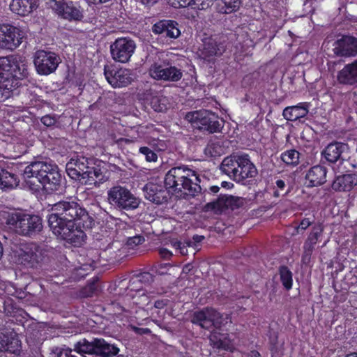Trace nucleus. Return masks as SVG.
<instances>
[{
	"instance_id": "obj_44",
	"label": "nucleus",
	"mask_w": 357,
	"mask_h": 357,
	"mask_svg": "<svg viewBox=\"0 0 357 357\" xmlns=\"http://www.w3.org/2000/svg\"><path fill=\"white\" fill-rule=\"evenodd\" d=\"M139 153L145 155L146 160L148 162H155L158 159L157 155L148 147H141Z\"/></svg>"
},
{
	"instance_id": "obj_40",
	"label": "nucleus",
	"mask_w": 357,
	"mask_h": 357,
	"mask_svg": "<svg viewBox=\"0 0 357 357\" xmlns=\"http://www.w3.org/2000/svg\"><path fill=\"white\" fill-rule=\"evenodd\" d=\"M241 3V0H221L219 4L220 12L223 13H231L238 10Z\"/></svg>"
},
{
	"instance_id": "obj_27",
	"label": "nucleus",
	"mask_w": 357,
	"mask_h": 357,
	"mask_svg": "<svg viewBox=\"0 0 357 357\" xmlns=\"http://www.w3.org/2000/svg\"><path fill=\"white\" fill-rule=\"evenodd\" d=\"M326 173L327 171L325 167L316 165L307 172L305 178L309 181V185H321L326 181Z\"/></svg>"
},
{
	"instance_id": "obj_36",
	"label": "nucleus",
	"mask_w": 357,
	"mask_h": 357,
	"mask_svg": "<svg viewBox=\"0 0 357 357\" xmlns=\"http://www.w3.org/2000/svg\"><path fill=\"white\" fill-rule=\"evenodd\" d=\"M18 185V180L13 174L1 168L0 170V188H13Z\"/></svg>"
},
{
	"instance_id": "obj_47",
	"label": "nucleus",
	"mask_w": 357,
	"mask_h": 357,
	"mask_svg": "<svg viewBox=\"0 0 357 357\" xmlns=\"http://www.w3.org/2000/svg\"><path fill=\"white\" fill-rule=\"evenodd\" d=\"M204 238L203 236L195 235L192 240L187 241V244L190 248H193L194 251L198 250L199 243Z\"/></svg>"
},
{
	"instance_id": "obj_21",
	"label": "nucleus",
	"mask_w": 357,
	"mask_h": 357,
	"mask_svg": "<svg viewBox=\"0 0 357 357\" xmlns=\"http://www.w3.org/2000/svg\"><path fill=\"white\" fill-rule=\"evenodd\" d=\"M324 227L321 224L313 226L311 232L309 234L303 245V254L302 261L303 263L310 261V257L314 249V245L321 237Z\"/></svg>"
},
{
	"instance_id": "obj_2",
	"label": "nucleus",
	"mask_w": 357,
	"mask_h": 357,
	"mask_svg": "<svg viewBox=\"0 0 357 357\" xmlns=\"http://www.w3.org/2000/svg\"><path fill=\"white\" fill-rule=\"evenodd\" d=\"M52 213L48 216L50 227L70 225L77 223L83 228H91L93 220L87 211L74 200L61 201L52 206Z\"/></svg>"
},
{
	"instance_id": "obj_54",
	"label": "nucleus",
	"mask_w": 357,
	"mask_h": 357,
	"mask_svg": "<svg viewBox=\"0 0 357 357\" xmlns=\"http://www.w3.org/2000/svg\"><path fill=\"white\" fill-rule=\"evenodd\" d=\"M154 306L156 308L161 309V308H163V307L165 306V303L163 301H157L155 302Z\"/></svg>"
},
{
	"instance_id": "obj_20",
	"label": "nucleus",
	"mask_w": 357,
	"mask_h": 357,
	"mask_svg": "<svg viewBox=\"0 0 357 357\" xmlns=\"http://www.w3.org/2000/svg\"><path fill=\"white\" fill-rule=\"evenodd\" d=\"M104 74L107 81L114 88L126 86L132 80L130 71L126 68L110 70L105 67Z\"/></svg>"
},
{
	"instance_id": "obj_61",
	"label": "nucleus",
	"mask_w": 357,
	"mask_h": 357,
	"mask_svg": "<svg viewBox=\"0 0 357 357\" xmlns=\"http://www.w3.org/2000/svg\"><path fill=\"white\" fill-rule=\"evenodd\" d=\"M345 357H357V353H351L347 355Z\"/></svg>"
},
{
	"instance_id": "obj_34",
	"label": "nucleus",
	"mask_w": 357,
	"mask_h": 357,
	"mask_svg": "<svg viewBox=\"0 0 357 357\" xmlns=\"http://www.w3.org/2000/svg\"><path fill=\"white\" fill-rule=\"evenodd\" d=\"M119 351L118 347L107 343L103 339H96V355L102 357H113Z\"/></svg>"
},
{
	"instance_id": "obj_23",
	"label": "nucleus",
	"mask_w": 357,
	"mask_h": 357,
	"mask_svg": "<svg viewBox=\"0 0 357 357\" xmlns=\"http://www.w3.org/2000/svg\"><path fill=\"white\" fill-rule=\"evenodd\" d=\"M178 24L173 20H160L152 26L155 34H162L169 38H177L181 35Z\"/></svg>"
},
{
	"instance_id": "obj_11",
	"label": "nucleus",
	"mask_w": 357,
	"mask_h": 357,
	"mask_svg": "<svg viewBox=\"0 0 357 357\" xmlns=\"http://www.w3.org/2000/svg\"><path fill=\"white\" fill-rule=\"evenodd\" d=\"M45 250L34 243L22 245L17 252L18 262L27 268H37L45 260Z\"/></svg>"
},
{
	"instance_id": "obj_48",
	"label": "nucleus",
	"mask_w": 357,
	"mask_h": 357,
	"mask_svg": "<svg viewBox=\"0 0 357 357\" xmlns=\"http://www.w3.org/2000/svg\"><path fill=\"white\" fill-rule=\"evenodd\" d=\"M41 122L47 127H50L54 126L56 122V119L55 116H51V115H45L41 118Z\"/></svg>"
},
{
	"instance_id": "obj_9",
	"label": "nucleus",
	"mask_w": 357,
	"mask_h": 357,
	"mask_svg": "<svg viewBox=\"0 0 357 357\" xmlns=\"http://www.w3.org/2000/svg\"><path fill=\"white\" fill-rule=\"evenodd\" d=\"M107 201L114 208L132 211L137 208L140 199L126 186L115 185L107 191Z\"/></svg>"
},
{
	"instance_id": "obj_35",
	"label": "nucleus",
	"mask_w": 357,
	"mask_h": 357,
	"mask_svg": "<svg viewBox=\"0 0 357 357\" xmlns=\"http://www.w3.org/2000/svg\"><path fill=\"white\" fill-rule=\"evenodd\" d=\"M74 350L79 354H96V339L92 342L83 339L75 344Z\"/></svg>"
},
{
	"instance_id": "obj_57",
	"label": "nucleus",
	"mask_w": 357,
	"mask_h": 357,
	"mask_svg": "<svg viewBox=\"0 0 357 357\" xmlns=\"http://www.w3.org/2000/svg\"><path fill=\"white\" fill-rule=\"evenodd\" d=\"M192 266L190 264L185 265L183 268V273H188L191 270Z\"/></svg>"
},
{
	"instance_id": "obj_37",
	"label": "nucleus",
	"mask_w": 357,
	"mask_h": 357,
	"mask_svg": "<svg viewBox=\"0 0 357 357\" xmlns=\"http://www.w3.org/2000/svg\"><path fill=\"white\" fill-rule=\"evenodd\" d=\"M169 1L175 7H186L193 5L199 10L206 9L210 6L208 0H169Z\"/></svg>"
},
{
	"instance_id": "obj_30",
	"label": "nucleus",
	"mask_w": 357,
	"mask_h": 357,
	"mask_svg": "<svg viewBox=\"0 0 357 357\" xmlns=\"http://www.w3.org/2000/svg\"><path fill=\"white\" fill-rule=\"evenodd\" d=\"M200 51L202 59L210 61L214 56H220L224 52V47L218 44L214 40L209 39L204 42L203 48Z\"/></svg>"
},
{
	"instance_id": "obj_56",
	"label": "nucleus",
	"mask_w": 357,
	"mask_h": 357,
	"mask_svg": "<svg viewBox=\"0 0 357 357\" xmlns=\"http://www.w3.org/2000/svg\"><path fill=\"white\" fill-rule=\"evenodd\" d=\"M287 192H288V191L283 192L282 191H280V190L277 189L276 190L274 191L273 195L275 197H278L280 195H284L287 194Z\"/></svg>"
},
{
	"instance_id": "obj_13",
	"label": "nucleus",
	"mask_w": 357,
	"mask_h": 357,
	"mask_svg": "<svg viewBox=\"0 0 357 357\" xmlns=\"http://www.w3.org/2000/svg\"><path fill=\"white\" fill-rule=\"evenodd\" d=\"M25 32L20 28L10 25H0V48L15 50L22 43Z\"/></svg>"
},
{
	"instance_id": "obj_19",
	"label": "nucleus",
	"mask_w": 357,
	"mask_h": 357,
	"mask_svg": "<svg viewBox=\"0 0 357 357\" xmlns=\"http://www.w3.org/2000/svg\"><path fill=\"white\" fill-rule=\"evenodd\" d=\"M53 10L62 18L68 20H81L83 10L80 6L75 5L73 2L54 1Z\"/></svg>"
},
{
	"instance_id": "obj_26",
	"label": "nucleus",
	"mask_w": 357,
	"mask_h": 357,
	"mask_svg": "<svg viewBox=\"0 0 357 357\" xmlns=\"http://www.w3.org/2000/svg\"><path fill=\"white\" fill-rule=\"evenodd\" d=\"M337 80L341 84L354 85L357 84V59L345 65L337 75Z\"/></svg>"
},
{
	"instance_id": "obj_31",
	"label": "nucleus",
	"mask_w": 357,
	"mask_h": 357,
	"mask_svg": "<svg viewBox=\"0 0 357 357\" xmlns=\"http://www.w3.org/2000/svg\"><path fill=\"white\" fill-rule=\"evenodd\" d=\"M307 104L300 103L297 105L287 107L282 115L287 121H294L298 119L305 117L308 113Z\"/></svg>"
},
{
	"instance_id": "obj_58",
	"label": "nucleus",
	"mask_w": 357,
	"mask_h": 357,
	"mask_svg": "<svg viewBox=\"0 0 357 357\" xmlns=\"http://www.w3.org/2000/svg\"><path fill=\"white\" fill-rule=\"evenodd\" d=\"M249 357H260V354L257 351H252L249 354Z\"/></svg>"
},
{
	"instance_id": "obj_51",
	"label": "nucleus",
	"mask_w": 357,
	"mask_h": 357,
	"mask_svg": "<svg viewBox=\"0 0 357 357\" xmlns=\"http://www.w3.org/2000/svg\"><path fill=\"white\" fill-rule=\"evenodd\" d=\"M276 188L277 189L280 190V191H284L285 188V183L283 180L279 179L277 180L275 182Z\"/></svg>"
},
{
	"instance_id": "obj_55",
	"label": "nucleus",
	"mask_w": 357,
	"mask_h": 357,
	"mask_svg": "<svg viewBox=\"0 0 357 357\" xmlns=\"http://www.w3.org/2000/svg\"><path fill=\"white\" fill-rule=\"evenodd\" d=\"M220 190V187L218 185H212L209 188V191L213 194L217 193Z\"/></svg>"
},
{
	"instance_id": "obj_25",
	"label": "nucleus",
	"mask_w": 357,
	"mask_h": 357,
	"mask_svg": "<svg viewBox=\"0 0 357 357\" xmlns=\"http://www.w3.org/2000/svg\"><path fill=\"white\" fill-rule=\"evenodd\" d=\"M144 192L146 199L157 204H160L167 199V192L160 184L149 183L144 187Z\"/></svg>"
},
{
	"instance_id": "obj_43",
	"label": "nucleus",
	"mask_w": 357,
	"mask_h": 357,
	"mask_svg": "<svg viewBox=\"0 0 357 357\" xmlns=\"http://www.w3.org/2000/svg\"><path fill=\"white\" fill-rule=\"evenodd\" d=\"M171 244L173 248L179 251V253L181 255L184 256L188 255V248L190 247L188 245L187 241H185V243H182L181 241L174 240L171 241Z\"/></svg>"
},
{
	"instance_id": "obj_52",
	"label": "nucleus",
	"mask_w": 357,
	"mask_h": 357,
	"mask_svg": "<svg viewBox=\"0 0 357 357\" xmlns=\"http://www.w3.org/2000/svg\"><path fill=\"white\" fill-rule=\"evenodd\" d=\"M158 100L155 99V100H153L152 101V104H153V109H155V111L156 112H162L163 110H165L166 109L165 106L163 105V106H161L160 105H159L158 106H156L155 105V102L157 101Z\"/></svg>"
},
{
	"instance_id": "obj_12",
	"label": "nucleus",
	"mask_w": 357,
	"mask_h": 357,
	"mask_svg": "<svg viewBox=\"0 0 357 357\" xmlns=\"http://www.w3.org/2000/svg\"><path fill=\"white\" fill-rule=\"evenodd\" d=\"M126 291L127 293L122 299L123 305L119 306V304H116V306L122 311L130 312L132 304L144 306L149 303V298L145 295L143 285L139 284L135 277L130 280Z\"/></svg>"
},
{
	"instance_id": "obj_42",
	"label": "nucleus",
	"mask_w": 357,
	"mask_h": 357,
	"mask_svg": "<svg viewBox=\"0 0 357 357\" xmlns=\"http://www.w3.org/2000/svg\"><path fill=\"white\" fill-rule=\"evenodd\" d=\"M312 223V221L310 220V218H304L303 219L300 224L294 227V231L292 232V235H297L298 234H302L303 231L308 228Z\"/></svg>"
},
{
	"instance_id": "obj_39",
	"label": "nucleus",
	"mask_w": 357,
	"mask_h": 357,
	"mask_svg": "<svg viewBox=\"0 0 357 357\" xmlns=\"http://www.w3.org/2000/svg\"><path fill=\"white\" fill-rule=\"evenodd\" d=\"M300 153L295 149L284 151L281 155V160L288 165L296 166L299 162Z\"/></svg>"
},
{
	"instance_id": "obj_1",
	"label": "nucleus",
	"mask_w": 357,
	"mask_h": 357,
	"mask_svg": "<svg viewBox=\"0 0 357 357\" xmlns=\"http://www.w3.org/2000/svg\"><path fill=\"white\" fill-rule=\"evenodd\" d=\"M191 322L201 328L210 330L214 328L209 336L211 345L213 348L230 350L231 341L227 333H222L218 331L223 330L231 324L229 314H222L213 307H204L192 313Z\"/></svg>"
},
{
	"instance_id": "obj_7",
	"label": "nucleus",
	"mask_w": 357,
	"mask_h": 357,
	"mask_svg": "<svg viewBox=\"0 0 357 357\" xmlns=\"http://www.w3.org/2000/svg\"><path fill=\"white\" fill-rule=\"evenodd\" d=\"M221 171L238 183H244L255 178L257 170L247 154L234 155L225 158L220 166Z\"/></svg>"
},
{
	"instance_id": "obj_41",
	"label": "nucleus",
	"mask_w": 357,
	"mask_h": 357,
	"mask_svg": "<svg viewBox=\"0 0 357 357\" xmlns=\"http://www.w3.org/2000/svg\"><path fill=\"white\" fill-rule=\"evenodd\" d=\"M280 280L283 286L287 289L292 287V273L286 266H282L280 268Z\"/></svg>"
},
{
	"instance_id": "obj_59",
	"label": "nucleus",
	"mask_w": 357,
	"mask_h": 357,
	"mask_svg": "<svg viewBox=\"0 0 357 357\" xmlns=\"http://www.w3.org/2000/svg\"><path fill=\"white\" fill-rule=\"evenodd\" d=\"M222 186L223 188H231L233 186V184L231 183H229V182L223 181L222 183Z\"/></svg>"
},
{
	"instance_id": "obj_6",
	"label": "nucleus",
	"mask_w": 357,
	"mask_h": 357,
	"mask_svg": "<svg viewBox=\"0 0 357 357\" xmlns=\"http://www.w3.org/2000/svg\"><path fill=\"white\" fill-rule=\"evenodd\" d=\"M92 160L84 156L72 158L66 164V172L73 179L85 185H96L105 182L107 178L98 167H91Z\"/></svg>"
},
{
	"instance_id": "obj_46",
	"label": "nucleus",
	"mask_w": 357,
	"mask_h": 357,
	"mask_svg": "<svg viewBox=\"0 0 357 357\" xmlns=\"http://www.w3.org/2000/svg\"><path fill=\"white\" fill-rule=\"evenodd\" d=\"M144 241V238L141 236H135L133 237H130L128 239L127 243L124 246H126V251L129 248H132L134 246H137L139 244H142Z\"/></svg>"
},
{
	"instance_id": "obj_8",
	"label": "nucleus",
	"mask_w": 357,
	"mask_h": 357,
	"mask_svg": "<svg viewBox=\"0 0 357 357\" xmlns=\"http://www.w3.org/2000/svg\"><path fill=\"white\" fill-rule=\"evenodd\" d=\"M6 223L16 234L24 236L36 235L43 229L42 220L39 216L22 211L8 213Z\"/></svg>"
},
{
	"instance_id": "obj_18",
	"label": "nucleus",
	"mask_w": 357,
	"mask_h": 357,
	"mask_svg": "<svg viewBox=\"0 0 357 357\" xmlns=\"http://www.w3.org/2000/svg\"><path fill=\"white\" fill-rule=\"evenodd\" d=\"M244 204V199L232 195H222L215 202L206 204L204 206L206 211L220 213L225 209L234 210Z\"/></svg>"
},
{
	"instance_id": "obj_17",
	"label": "nucleus",
	"mask_w": 357,
	"mask_h": 357,
	"mask_svg": "<svg viewBox=\"0 0 357 357\" xmlns=\"http://www.w3.org/2000/svg\"><path fill=\"white\" fill-rule=\"evenodd\" d=\"M150 76L156 80L178 82L183 77L181 69L166 63H154L149 68Z\"/></svg>"
},
{
	"instance_id": "obj_38",
	"label": "nucleus",
	"mask_w": 357,
	"mask_h": 357,
	"mask_svg": "<svg viewBox=\"0 0 357 357\" xmlns=\"http://www.w3.org/2000/svg\"><path fill=\"white\" fill-rule=\"evenodd\" d=\"M224 152L223 147L218 141H211L204 149V153L210 157H216Z\"/></svg>"
},
{
	"instance_id": "obj_14",
	"label": "nucleus",
	"mask_w": 357,
	"mask_h": 357,
	"mask_svg": "<svg viewBox=\"0 0 357 357\" xmlns=\"http://www.w3.org/2000/svg\"><path fill=\"white\" fill-rule=\"evenodd\" d=\"M77 223L68 225L51 227L52 232L58 237L71 243L74 246H80L85 241L86 234Z\"/></svg>"
},
{
	"instance_id": "obj_24",
	"label": "nucleus",
	"mask_w": 357,
	"mask_h": 357,
	"mask_svg": "<svg viewBox=\"0 0 357 357\" xmlns=\"http://www.w3.org/2000/svg\"><path fill=\"white\" fill-rule=\"evenodd\" d=\"M349 146L342 142H333L329 144L324 150V158L330 162H335L339 160H344L347 154Z\"/></svg>"
},
{
	"instance_id": "obj_53",
	"label": "nucleus",
	"mask_w": 357,
	"mask_h": 357,
	"mask_svg": "<svg viewBox=\"0 0 357 357\" xmlns=\"http://www.w3.org/2000/svg\"><path fill=\"white\" fill-rule=\"evenodd\" d=\"M143 4L151 6L155 3L158 0H139Z\"/></svg>"
},
{
	"instance_id": "obj_29",
	"label": "nucleus",
	"mask_w": 357,
	"mask_h": 357,
	"mask_svg": "<svg viewBox=\"0 0 357 357\" xmlns=\"http://www.w3.org/2000/svg\"><path fill=\"white\" fill-rule=\"evenodd\" d=\"M357 184L355 174H344L336 177L332 188L336 191H349Z\"/></svg>"
},
{
	"instance_id": "obj_33",
	"label": "nucleus",
	"mask_w": 357,
	"mask_h": 357,
	"mask_svg": "<svg viewBox=\"0 0 357 357\" xmlns=\"http://www.w3.org/2000/svg\"><path fill=\"white\" fill-rule=\"evenodd\" d=\"M102 249L104 252H108L111 259H121L126 252V246H124L118 241L109 242L105 247H102Z\"/></svg>"
},
{
	"instance_id": "obj_49",
	"label": "nucleus",
	"mask_w": 357,
	"mask_h": 357,
	"mask_svg": "<svg viewBox=\"0 0 357 357\" xmlns=\"http://www.w3.org/2000/svg\"><path fill=\"white\" fill-rule=\"evenodd\" d=\"M129 328L138 335L149 334L151 333L150 329L147 328H139L133 325H130Z\"/></svg>"
},
{
	"instance_id": "obj_32",
	"label": "nucleus",
	"mask_w": 357,
	"mask_h": 357,
	"mask_svg": "<svg viewBox=\"0 0 357 357\" xmlns=\"http://www.w3.org/2000/svg\"><path fill=\"white\" fill-rule=\"evenodd\" d=\"M35 0H12L10 8L12 12L25 16L35 8Z\"/></svg>"
},
{
	"instance_id": "obj_28",
	"label": "nucleus",
	"mask_w": 357,
	"mask_h": 357,
	"mask_svg": "<svg viewBox=\"0 0 357 357\" xmlns=\"http://www.w3.org/2000/svg\"><path fill=\"white\" fill-rule=\"evenodd\" d=\"M20 349V341L15 334L0 336V352L17 354Z\"/></svg>"
},
{
	"instance_id": "obj_22",
	"label": "nucleus",
	"mask_w": 357,
	"mask_h": 357,
	"mask_svg": "<svg viewBox=\"0 0 357 357\" xmlns=\"http://www.w3.org/2000/svg\"><path fill=\"white\" fill-rule=\"evenodd\" d=\"M335 53L341 56H354L357 54V38L345 36L336 43Z\"/></svg>"
},
{
	"instance_id": "obj_5",
	"label": "nucleus",
	"mask_w": 357,
	"mask_h": 357,
	"mask_svg": "<svg viewBox=\"0 0 357 357\" xmlns=\"http://www.w3.org/2000/svg\"><path fill=\"white\" fill-rule=\"evenodd\" d=\"M199 183L197 172L185 165L171 168L165 177V188L172 193L195 196L201 191Z\"/></svg>"
},
{
	"instance_id": "obj_15",
	"label": "nucleus",
	"mask_w": 357,
	"mask_h": 357,
	"mask_svg": "<svg viewBox=\"0 0 357 357\" xmlns=\"http://www.w3.org/2000/svg\"><path fill=\"white\" fill-rule=\"evenodd\" d=\"M135 48L134 40L128 38H119L110 45L111 56L116 62L126 63L129 61Z\"/></svg>"
},
{
	"instance_id": "obj_45",
	"label": "nucleus",
	"mask_w": 357,
	"mask_h": 357,
	"mask_svg": "<svg viewBox=\"0 0 357 357\" xmlns=\"http://www.w3.org/2000/svg\"><path fill=\"white\" fill-rule=\"evenodd\" d=\"M139 282L142 285H146L151 283L153 280V275L148 273L144 272L135 276Z\"/></svg>"
},
{
	"instance_id": "obj_16",
	"label": "nucleus",
	"mask_w": 357,
	"mask_h": 357,
	"mask_svg": "<svg viewBox=\"0 0 357 357\" xmlns=\"http://www.w3.org/2000/svg\"><path fill=\"white\" fill-rule=\"evenodd\" d=\"M34 65L40 75H49L57 68L60 58L54 52L38 50L34 56Z\"/></svg>"
},
{
	"instance_id": "obj_62",
	"label": "nucleus",
	"mask_w": 357,
	"mask_h": 357,
	"mask_svg": "<svg viewBox=\"0 0 357 357\" xmlns=\"http://www.w3.org/2000/svg\"><path fill=\"white\" fill-rule=\"evenodd\" d=\"M1 169V168L0 167V170Z\"/></svg>"
},
{
	"instance_id": "obj_50",
	"label": "nucleus",
	"mask_w": 357,
	"mask_h": 357,
	"mask_svg": "<svg viewBox=\"0 0 357 357\" xmlns=\"http://www.w3.org/2000/svg\"><path fill=\"white\" fill-rule=\"evenodd\" d=\"M159 253L160 256L165 259H169L172 256V252L167 248H160L159 250Z\"/></svg>"
},
{
	"instance_id": "obj_10",
	"label": "nucleus",
	"mask_w": 357,
	"mask_h": 357,
	"mask_svg": "<svg viewBox=\"0 0 357 357\" xmlns=\"http://www.w3.org/2000/svg\"><path fill=\"white\" fill-rule=\"evenodd\" d=\"M185 119L193 127L204 130L211 133L220 132L223 128L224 121L208 110H197L189 112Z\"/></svg>"
},
{
	"instance_id": "obj_4",
	"label": "nucleus",
	"mask_w": 357,
	"mask_h": 357,
	"mask_svg": "<svg viewBox=\"0 0 357 357\" xmlns=\"http://www.w3.org/2000/svg\"><path fill=\"white\" fill-rule=\"evenodd\" d=\"M26 59L20 55L0 57V102L8 99L18 85V79L28 76Z\"/></svg>"
},
{
	"instance_id": "obj_3",
	"label": "nucleus",
	"mask_w": 357,
	"mask_h": 357,
	"mask_svg": "<svg viewBox=\"0 0 357 357\" xmlns=\"http://www.w3.org/2000/svg\"><path fill=\"white\" fill-rule=\"evenodd\" d=\"M23 177L32 190H38V182L47 193L58 190L61 181L57 166L44 161H36L27 165Z\"/></svg>"
},
{
	"instance_id": "obj_60",
	"label": "nucleus",
	"mask_w": 357,
	"mask_h": 357,
	"mask_svg": "<svg viewBox=\"0 0 357 357\" xmlns=\"http://www.w3.org/2000/svg\"><path fill=\"white\" fill-rule=\"evenodd\" d=\"M3 245H2L1 243L0 242V259H1V257L3 256Z\"/></svg>"
}]
</instances>
